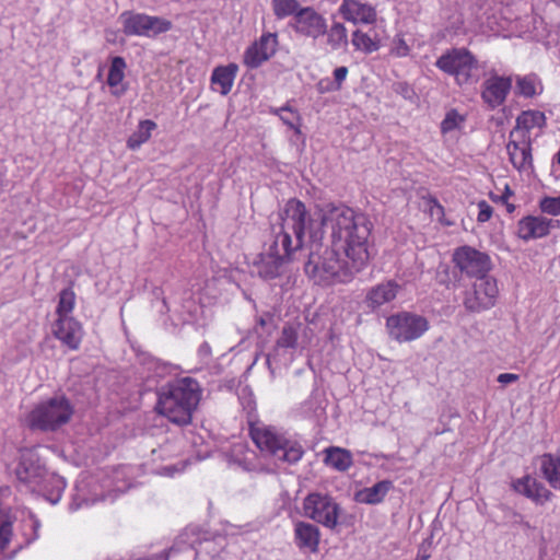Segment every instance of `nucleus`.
<instances>
[{
	"label": "nucleus",
	"instance_id": "49",
	"mask_svg": "<svg viewBox=\"0 0 560 560\" xmlns=\"http://www.w3.org/2000/svg\"><path fill=\"white\" fill-rule=\"evenodd\" d=\"M430 553L425 550L420 549L415 560H429Z\"/></svg>",
	"mask_w": 560,
	"mask_h": 560
},
{
	"label": "nucleus",
	"instance_id": "10",
	"mask_svg": "<svg viewBox=\"0 0 560 560\" xmlns=\"http://www.w3.org/2000/svg\"><path fill=\"white\" fill-rule=\"evenodd\" d=\"M304 515L328 528H335L340 514L339 504L326 493L312 492L303 502Z\"/></svg>",
	"mask_w": 560,
	"mask_h": 560
},
{
	"label": "nucleus",
	"instance_id": "31",
	"mask_svg": "<svg viewBox=\"0 0 560 560\" xmlns=\"http://www.w3.org/2000/svg\"><path fill=\"white\" fill-rule=\"evenodd\" d=\"M351 43L357 50L364 54H372L380 48V43L376 37H372L360 30L353 32Z\"/></svg>",
	"mask_w": 560,
	"mask_h": 560
},
{
	"label": "nucleus",
	"instance_id": "29",
	"mask_svg": "<svg viewBox=\"0 0 560 560\" xmlns=\"http://www.w3.org/2000/svg\"><path fill=\"white\" fill-rule=\"evenodd\" d=\"M155 129L156 124L151 119L139 121L136 131H133L127 140V147L131 150L139 149L151 138L152 131Z\"/></svg>",
	"mask_w": 560,
	"mask_h": 560
},
{
	"label": "nucleus",
	"instance_id": "41",
	"mask_svg": "<svg viewBox=\"0 0 560 560\" xmlns=\"http://www.w3.org/2000/svg\"><path fill=\"white\" fill-rule=\"evenodd\" d=\"M12 535V524L10 520L0 515V552H2L8 546Z\"/></svg>",
	"mask_w": 560,
	"mask_h": 560
},
{
	"label": "nucleus",
	"instance_id": "43",
	"mask_svg": "<svg viewBox=\"0 0 560 560\" xmlns=\"http://www.w3.org/2000/svg\"><path fill=\"white\" fill-rule=\"evenodd\" d=\"M425 207L431 215V218L436 219L440 222H443L444 217V208L443 206L434 198H429L425 200Z\"/></svg>",
	"mask_w": 560,
	"mask_h": 560
},
{
	"label": "nucleus",
	"instance_id": "8",
	"mask_svg": "<svg viewBox=\"0 0 560 560\" xmlns=\"http://www.w3.org/2000/svg\"><path fill=\"white\" fill-rule=\"evenodd\" d=\"M386 329L392 339L402 343L420 338L429 329V323L421 315L399 312L387 317Z\"/></svg>",
	"mask_w": 560,
	"mask_h": 560
},
{
	"label": "nucleus",
	"instance_id": "24",
	"mask_svg": "<svg viewBox=\"0 0 560 560\" xmlns=\"http://www.w3.org/2000/svg\"><path fill=\"white\" fill-rule=\"evenodd\" d=\"M295 544L300 549L316 552L318 550L320 533L317 526L298 522L294 527Z\"/></svg>",
	"mask_w": 560,
	"mask_h": 560
},
{
	"label": "nucleus",
	"instance_id": "33",
	"mask_svg": "<svg viewBox=\"0 0 560 560\" xmlns=\"http://www.w3.org/2000/svg\"><path fill=\"white\" fill-rule=\"evenodd\" d=\"M541 92V86L535 75L518 77L516 93L524 97H533Z\"/></svg>",
	"mask_w": 560,
	"mask_h": 560
},
{
	"label": "nucleus",
	"instance_id": "45",
	"mask_svg": "<svg viewBox=\"0 0 560 560\" xmlns=\"http://www.w3.org/2000/svg\"><path fill=\"white\" fill-rule=\"evenodd\" d=\"M184 467V464L164 466L161 468L160 474L167 477H174L177 472L183 471Z\"/></svg>",
	"mask_w": 560,
	"mask_h": 560
},
{
	"label": "nucleus",
	"instance_id": "26",
	"mask_svg": "<svg viewBox=\"0 0 560 560\" xmlns=\"http://www.w3.org/2000/svg\"><path fill=\"white\" fill-rule=\"evenodd\" d=\"M393 488L390 480H382L355 492L354 499L359 503L378 504L383 502L389 490Z\"/></svg>",
	"mask_w": 560,
	"mask_h": 560
},
{
	"label": "nucleus",
	"instance_id": "11",
	"mask_svg": "<svg viewBox=\"0 0 560 560\" xmlns=\"http://www.w3.org/2000/svg\"><path fill=\"white\" fill-rule=\"evenodd\" d=\"M128 475V467L121 466L115 468L113 470L112 476L102 479V483L100 485V487L102 488V490H107V494H101L100 498H86L83 494L81 495L80 492L83 491V489L78 487V493L73 498V501L69 506L70 510L77 511L82 506H90L96 503L97 501L105 500L106 498L114 500L117 497V493H122L130 487Z\"/></svg>",
	"mask_w": 560,
	"mask_h": 560
},
{
	"label": "nucleus",
	"instance_id": "4",
	"mask_svg": "<svg viewBox=\"0 0 560 560\" xmlns=\"http://www.w3.org/2000/svg\"><path fill=\"white\" fill-rule=\"evenodd\" d=\"M250 436L261 452L277 460L295 464L304 454L299 442L288 439L273 427L254 425L250 428Z\"/></svg>",
	"mask_w": 560,
	"mask_h": 560
},
{
	"label": "nucleus",
	"instance_id": "51",
	"mask_svg": "<svg viewBox=\"0 0 560 560\" xmlns=\"http://www.w3.org/2000/svg\"><path fill=\"white\" fill-rule=\"evenodd\" d=\"M553 161L560 165V150H559V151L557 152V154L555 155Z\"/></svg>",
	"mask_w": 560,
	"mask_h": 560
},
{
	"label": "nucleus",
	"instance_id": "13",
	"mask_svg": "<svg viewBox=\"0 0 560 560\" xmlns=\"http://www.w3.org/2000/svg\"><path fill=\"white\" fill-rule=\"evenodd\" d=\"M506 151L510 162L520 173L529 175L533 172L530 136H522L517 130H512Z\"/></svg>",
	"mask_w": 560,
	"mask_h": 560
},
{
	"label": "nucleus",
	"instance_id": "38",
	"mask_svg": "<svg viewBox=\"0 0 560 560\" xmlns=\"http://www.w3.org/2000/svg\"><path fill=\"white\" fill-rule=\"evenodd\" d=\"M49 483L51 485V490H47L45 492V497L50 503L56 504L61 499L62 492L66 488V481L59 476H51L49 478Z\"/></svg>",
	"mask_w": 560,
	"mask_h": 560
},
{
	"label": "nucleus",
	"instance_id": "32",
	"mask_svg": "<svg viewBox=\"0 0 560 560\" xmlns=\"http://www.w3.org/2000/svg\"><path fill=\"white\" fill-rule=\"evenodd\" d=\"M271 113L279 116L284 125L294 130L295 135H301V116L296 110L292 109L290 106H283L272 108Z\"/></svg>",
	"mask_w": 560,
	"mask_h": 560
},
{
	"label": "nucleus",
	"instance_id": "19",
	"mask_svg": "<svg viewBox=\"0 0 560 560\" xmlns=\"http://www.w3.org/2000/svg\"><path fill=\"white\" fill-rule=\"evenodd\" d=\"M54 334L68 348L75 350L82 340V327L73 317L58 318L55 325Z\"/></svg>",
	"mask_w": 560,
	"mask_h": 560
},
{
	"label": "nucleus",
	"instance_id": "15",
	"mask_svg": "<svg viewBox=\"0 0 560 560\" xmlns=\"http://www.w3.org/2000/svg\"><path fill=\"white\" fill-rule=\"evenodd\" d=\"M278 36L276 33L262 34L244 52V63L248 68H258L267 61L277 50Z\"/></svg>",
	"mask_w": 560,
	"mask_h": 560
},
{
	"label": "nucleus",
	"instance_id": "47",
	"mask_svg": "<svg viewBox=\"0 0 560 560\" xmlns=\"http://www.w3.org/2000/svg\"><path fill=\"white\" fill-rule=\"evenodd\" d=\"M198 355L207 361L211 357V347L208 342H202L198 348Z\"/></svg>",
	"mask_w": 560,
	"mask_h": 560
},
{
	"label": "nucleus",
	"instance_id": "30",
	"mask_svg": "<svg viewBox=\"0 0 560 560\" xmlns=\"http://www.w3.org/2000/svg\"><path fill=\"white\" fill-rule=\"evenodd\" d=\"M541 471L551 487L560 489V457L550 454L544 455Z\"/></svg>",
	"mask_w": 560,
	"mask_h": 560
},
{
	"label": "nucleus",
	"instance_id": "28",
	"mask_svg": "<svg viewBox=\"0 0 560 560\" xmlns=\"http://www.w3.org/2000/svg\"><path fill=\"white\" fill-rule=\"evenodd\" d=\"M546 124L545 114L539 110H525L516 118V125L512 130H517L522 136H530L534 128H542Z\"/></svg>",
	"mask_w": 560,
	"mask_h": 560
},
{
	"label": "nucleus",
	"instance_id": "23",
	"mask_svg": "<svg viewBox=\"0 0 560 560\" xmlns=\"http://www.w3.org/2000/svg\"><path fill=\"white\" fill-rule=\"evenodd\" d=\"M237 72L238 66L236 63L214 68L210 79L212 90L221 95H228L232 90Z\"/></svg>",
	"mask_w": 560,
	"mask_h": 560
},
{
	"label": "nucleus",
	"instance_id": "12",
	"mask_svg": "<svg viewBox=\"0 0 560 560\" xmlns=\"http://www.w3.org/2000/svg\"><path fill=\"white\" fill-rule=\"evenodd\" d=\"M456 267L468 277L487 276L491 269L490 257L470 246L457 248L453 255Z\"/></svg>",
	"mask_w": 560,
	"mask_h": 560
},
{
	"label": "nucleus",
	"instance_id": "44",
	"mask_svg": "<svg viewBox=\"0 0 560 560\" xmlns=\"http://www.w3.org/2000/svg\"><path fill=\"white\" fill-rule=\"evenodd\" d=\"M477 207L479 210L478 215H477V221L479 223H485V222L489 221L493 213L492 207L485 200L479 201Z\"/></svg>",
	"mask_w": 560,
	"mask_h": 560
},
{
	"label": "nucleus",
	"instance_id": "39",
	"mask_svg": "<svg viewBox=\"0 0 560 560\" xmlns=\"http://www.w3.org/2000/svg\"><path fill=\"white\" fill-rule=\"evenodd\" d=\"M298 342V327L293 325H285L282 328L281 336L277 345L281 348H295Z\"/></svg>",
	"mask_w": 560,
	"mask_h": 560
},
{
	"label": "nucleus",
	"instance_id": "14",
	"mask_svg": "<svg viewBox=\"0 0 560 560\" xmlns=\"http://www.w3.org/2000/svg\"><path fill=\"white\" fill-rule=\"evenodd\" d=\"M295 33L317 39L327 33L326 19L311 7L301 8L291 22Z\"/></svg>",
	"mask_w": 560,
	"mask_h": 560
},
{
	"label": "nucleus",
	"instance_id": "34",
	"mask_svg": "<svg viewBox=\"0 0 560 560\" xmlns=\"http://www.w3.org/2000/svg\"><path fill=\"white\" fill-rule=\"evenodd\" d=\"M327 42L332 49H340L348 43L347 28L342 23L335 22L327 33Z\"/></svg>",
	"mask_w": 560,
	"mask_h": 560
},
{
	"label": "nucleus",
	"instance_id": "21",
	"mask_svg": "<svg viewBox=\"0 0 560 560\" xmlns=\"http://www.w3.org/2000/svg\"><path fill=\"white\" fill-rule=\"evenodd\" d=\"M229 465L244 471H259L262 469L256 453L244 443L233 445L229 456Z\"/></svg>",
	"mask_w": 560,
	"mask_h": 560
},
{
	"label": "nucleus",
	"instance_id": "46",
	"mask_svg": "<svg viewBox=\"0 0 560 560\" xmlns=\"http://www.w3.org/2000/svg\"><path fill=\"white\" fill-rule=\"evenodd\" d=\"M517 380H518V375L513 374V373H502V374H499V376H498V382L503 385L514 383Z\"/></svg>",
	"mask_w": 560,
	"mask_h": 560
},
{
	"label": "nucleus",
	"instance_id": "27",
	"mask_svg": "<svg viewBox=\"0 0 560 560\" xmlns=\"http://www.w3.org/2000/svg\"><path fill=\"white\" fill-rule=\"evenodd\" d=\"M325 463L338 471L348 470L353 464L350 451L341 447L330 446L325 450Z\"/></svg>",
	"mask_w": 560,
	"mask_h": 560
},
{
	"label": "nucleus",
	"instance_id": "2",
	"mask_svg": "<svg viewBox=\"0 0 560 560\" xmlns=\"http://www.w3.org/2000/svg\"><path fill=\"white\" fill-rule=\"evenodd\" d=\"M200 398L199 383L191 377H182L161 388L156 410L173 423L187 424Z\"/></svg>",
	"mask_w": 560,
	"mask_h": 560
},
{
	"label": "nucleus",
	"instance_id": "1",
	"mask_svg": "<svg viewBox=\"0 0 560 560\" xmlns=\"http://www.w3.org/2000/svg\"><path fill=\"white\" fill-rule=\"evenodd\" d=\"M318 219L320 222L302 201L288 200L279 213L280 223L272 229V243L255 261L259 277H279L303 247L306 235L313 243L322 238L320 226L328 231L330 245L322 252L311 250L305 273L317 284L330 285L350 282L363 270L371 258L373 225L369 218L343 203H328L318 210Z\"/></svg>",
	"mask_w": 560,
	"mask_h": 560
},
{
	"label": "nucleus",
	"instance_id": "20",
	"mask_svg": "<svg viewBox=\"0 0 560 560\" xmlns=\"http://www.w3.org/2000/svg\"><path fill=\"white\" fill-rule=\"evenodd\" d=\"M399 291L400 285L394 280L378 283L368 291L365 303L372 310L380 308L394 301Z\"/></svg>",
	"mask_w": 560,
	"mask_h": 560
},
{
	"label": "nucleus",
	"instance_id": "35",
	"mask_svg": "<svg viewBox=\"0 0 560 560\" xmlns=\"http://www.w3.org/2000/svg\"><path fill=\"white\" fill-rule=\"evenodd\" d=\"M75 304V294L71 289H63L59 293V301L57 306L58 318L71 317Z\"/></svg>",
	"mask_w": 560,
	"mask_h": 560
},
{
	"label": "nucleus",
	"instance_id": "42",
	"mask_svg": "<svg viewBox=\"0 0 560 560\" xmlns=\"http://www.w3.org/2000/svg\"><path fill=\"white\" fill-rule=\"evenodd\" d=\"M540 209L542 212L559 215L560 214V195L557 197H545L540 201Z\"/></svg>",
	"mask_w": 560,
	"mask_h": 560
},
{
	"label": "nucleus",
	"instance_id": "9",
	"mask_svg": "<svg viewBox=\"0 0 560 560\" xmlns=\"http://www.w3.org/2000/svg\"><path fill=\"white\" fill-rule=\"evenodd\" d=\"M499 289L497 280L490 276L478 277L464 294L463 304L468 312L480 313L495 305Z\"/></svg>",
	"mask_w": 560,
	"mask_h": 560
},
{
	"label": "nucleus",
	"instance_id": "5",
	"mask_svg": "<svg viewBox=\"0 0 560 560\" xmlns=\"http://www.w3.org/2000/svg\"><path fill=\"white\" fill-rule=\"evenodd\" d=\"M73 415V406L65 396H56L34 406L26 417L31 429L56 431L67 424Z\"/></svg>",
	"mask_w": 560,
	"mask_h": 560
},
{
	"label": "nucleus",
	"instance_id": "37",
	"mask_svg": "<svg viewBox=\"0 0 560 560\" xmlns=\"http://www.w3.org/2000/svg\"><path fill=\"white\" fill-rule=\"evenodd\" d=\"M334 81H320L318 84V89L320 92H331L338 91L341 89L342 83L347 79L348 68L345 66L338 67L334 70Z\"/></svg>",
	"mask_w": 560,
	"mask_h": 560
},
{
	"label": "nucleus",
	"instance_id": "36",
	"mask_svg": "<svg viewBox=\"0 0 560 560\" xmlns=\"http://www.w3.org/2000/svg\"><path fill=\"white\" fill-rule=\"evenodd\" d=\"M272 10L277 19L282 20L293 15L301 9L298 0H272Z\"/></svg>",
	"mask_w": 560,
	"mask_h": 560
},
{
	"label": "nucleus",
	"instance_id": "22",
	"mask_svg": "<svg viewBox=\"0 0 560 560\" xmlns=\"http://www.w3.org/2000/svg\"><path fill=\"white\" fill-rule=\"evenodd\" d=\"M126 68L127 63L122 57L112 58L106 82L115 97L122 96L128 90V84L125 82Z\"/></svg>",
	"mask_w": 560,
	"mask_h": 560
},
{
	"label": "nucleus",
	"instance_id": "52",
	"mask_svg": "<svg viewBox=\"0 0 560 560\" xmlns=\"http://www.w3.org/2000/svg\"><path fill=\"white\" fill-rule=\"evenodd\" d=\"M259 324H260L261 326H265V325H266V320H265L262 317H260V318H259Z\"/></svg>",
	"mask_w": 560,
	"mask_h": 560
},
{
	"label": "nucleus",
	"instance_id": "7",
	"mask_svg": "<svg viewBox=\"0 0 560 560\" xmlns=\"http://www.w3.org/2000/svg\"><path fill=\"white\" fill-rule=\"evenodd\" d=\"M118 21L126 36L151 38L168 32L173 26L172 22L164 18L136 11H124L119 14Z\"/></svg>",
	"mask_w": 560,
	"mask_h": 560
},
{
	"label": "nucleus",
	"instance_id": "50",
	"mask_svg": "<svg viewBox=\"0 0 560 560\" xmlns=\"http://www.w3.org/2000/svg\"><path fill=\"white\" fill-rule=\"evenodd\" d=\"M30 524L32 527H34V529L36 530L37 527L39 526V523L37 520H35L33 516L30 517Z\"/></svg>",
	"mask_w": 560,
	"mask_h": 560
},
{
	"label": "nucleus",
	"instance_id": "16",
	"mask_svg": "<svg viewBox=\"0 0 560 560\" xmlns=\"http://www.w3.org/2000/svg\"><path fill=\"white\" fill-rule=\"evenodd\" d=\"M511 88V77L493 74L483 81L481 98L489 108L494 109L505 102Z\"/></svg>",
	"mask_w": 560,
	"mask_h": 560
},
{
	"label": "nucleus",
	"instance_id": "18",
	"mask_svg": "<svg viewBox=\"0 0 560 560\" xmlns=\"http://www.w3.org/2000/svg\"><path fill=\"white\" fill-rule=\"evenodd\" d=\"M559 221L544 217H526L517 224V235L528 241L546 236L551 229L558 228Z\"/></svg>",
	"mask_w": 560,
	"mask_h": 560
},
{
	"label": "nucleus",
	"instance_id": "25",
	"mask_svg": "<svg viewBox=\"0 0 560 560\" xmlns=\"http://www.w3.org/2000/svg\"><path fill=\"white\" fill-rule=\"evenodd\" d=\"M513 489L532 499L536 503L542 504L550 498V492L542 485L530 476H525L512 482Z\"/></svg>",
	"mask_w": 560,
	"mask_h": 560
},
{
	"label": "nucleus",
	"instance_id": "48",
	"mask_svg": "<svg viewBox=\"0 0 560 560\" xmlns=\"http://www.w3.org/2000/svg\"><path fill=\"white\" fill-rule=\"evenodd\" d=\"M408 46L402 39H399L398 43L395 45L393 51L398 57H404L408 54Z\"/></svg>",
	"mask_w": 560,
	"mask_h": 560
},
{
	"label": "nucleus",
	"instance_id": "17",
	"mask_svg": "<svg viewBox=\"0 0 560 560\" xmlns=\"http://www.w3.org/2000/svg\"><path fill=\"white\" fill-rule=\"evenodd\" d=\"M338 12L353 24H373L377 15L373 5L360 0H342Z\"/></svg>",
	"mask_w": 560,
	"mask_h": 560
},
{
	"label": "nucleus",
	"instance_id": "40",
	"mask_svg": "<svg viewBox=\"0 0 560 560\" xmlns=\"http://www.w3.org/2000/svg\"><path fill=\"white\" fill-rule=\"evenodd\" d=\"M464 120V117L456 110H450L448 113H446L444 119L441 122L442 133H448L455 129L460 128Z\"/></svg>",
	"mask_w": 560,
	"mask_h": 560
},
{
	"label": "nucleus",
	"instance_id": "3",
	"mask_svg": "<svg viewBox=\"0 0 560 560\" xmlns=\"http://www.w3.org/2000/svg\"><path fill=\"white\" fill-rule=\"evenodd\" d=\"M225 539L211 538L187 528L163 556V560H226L223 556Z\"/></svg>",
	"mask_w": 560,
	"mask_h": 560
},
{
	"label": "nucleus",
	"instance_id": "6",
	"mask_svg": "<svg viewBox=\"0 0 560 560\" xmlns=\"http://www.w3.org/2000/svg\"><path fill=\"white\" fill-rule=\"evenodd\" d=\"M435 67L452 75L458 85L469 84L478 80V61L466 48H453L441 55Z\"/></svg>",
	"mask_w": 560,
	"mask_h": 560
}]
</instances>
